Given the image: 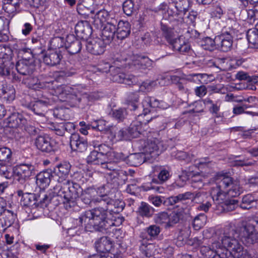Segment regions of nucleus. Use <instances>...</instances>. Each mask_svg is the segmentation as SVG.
I'll use <instances>...</instances> for the list:
<instances>
[{
	"instance_id": "nucleus-13",
	"label": "nucleus",
	"mask_w": 258,
	"mask_h": 258,
	"mask_svg": "<svg viewBox=\"0 0 258 258\" xmlns=\"http://www.w3.org/2000/svg\"><path fill=\"white\" fill-rule=\"evenodd\" d=\"M56 143L48 135L39 136L35 140L37 148L42 152H50L55 150Z\"/></svg>"
},
{
	"instance_id": "nucleus-8",
	"label": "nucleus",
	"mask_w": 258,
	"mask_h": 258,
	"mask_svg": "<svg viewBox=\"0 0 258 258\" xmlns=\"http://www.w3.org/2000/svg\"><path fill=\"white\" fill-rule=\"evenodd\" d=\"M87 88L81 85H78L74 87L67 85H61L52 90L51 94L56 97L59 96L65 97L68 95L78 97V96L86 95H87Z\"/></svg>"
},
{
	"instance_id": "nucleus-31",
	"label": "nucleus",
	"mask_w": 258,
	"mask_h": 258,
	"mask_svg": "<svg viewBox=\"0 0 258 258\" xmlns=\"http://www.w3.org/2000/svg\"><path fill=\"white\" fill-rule=\"evenodd\" d=\"M16 69L18 72L23 75H29L32 73L33 65L28 64L26 60H20L16 64Z\"/></svg>"
},
{
	"instance_id": "nucleus-56",
	"label": "nucleus",
	"mask_w": 258,
	"mask_h": 258,
	"mask_svg": "<svg viewBox=\"0 0 258 258\" xmlns=\"http://www.w3.org/2000/svg\"><path fill=\"white\" fill-rule=\"evenodd\" d=\"M122 9L124 14L131 16L135 11L134 4L132 0H126L122 5Z\"/></svg>"
},
{
	"instance_id": "nucleus-11",
	"label": "nucleus",
	"mask_w": 258,
	"mask_h": 258,
	"mask_svg": "<svg viewBox=\"0 0 258 258\" xmlns=\"http://www.w3.org/2000/svg\"><path fill=\"white\" fill-rule=\"evenodd\" d=\"M107 44L99 38L88 39L86 43V49L92 54L100 55L104 52Z\"/></svg>"
},
{
	"instance_id": "nucleus-26",
	"label": "nucleus",
	"mask_w": 258,
	"mask_h": 258,
	"mask_svg": "<svg viewBox=\"0 0 258 258\" xmlns=\"http://www.w3.org/2000/svg\"><path fill=\"white\" fill-rule=\"evenodd\" d=\"M109 186L108 185H103L96 189V197H99V203H103L108 206L112 205L113 200L108 196Z\"/></svg>"
},
{
	"instance_id": "nucleus-44",
	"label": "nucleus",
	"mask_w": 258,
	"mask_h": 258,
	"mask_svg": "<svg viewBox=\"0 0 258 258\" xmlns=\"http://www.w3.org/2000/svg\"><path fill=\"white\" fill-rule=\"evenodd\" d=\"M193 195L190 192H186L182 194H179L176 196L170 197L167 199L166 202L170 205H173L182 200L188 199L192 198Z\"/></svg>"
},
{
	"instance_id": "nucleus-19",
	"label": "nucleus",
	"mask_w": 258,
	"mask_h": 258,
	"mask_svg": "<svg viewBox=\"0 0 258 258\" xmlns=\"http://www.w3.org/2000/svg\"><path fill=\"white\" fill-rule=\"evenodd\" d=\"M75 33L77 36L84 40H88L89 37L92 34L91 27L87 21H80L76 25Z\"/></svg>"
},
{
	"instance_id": "nucleus-1",
	"label": "nucleus",
	"mask_w": 258,
	"mask_h": 258,
	"mask_svg": "<svg viewBox=\"0 0 258 258\" xmlns=\"http://www.w3.org/2000/svg\"><path fill=\"white\" fill-rule=\"evenodd\" d=\"M251 244L258 239V217L249 220L242 226L224 233L220 240L223 258H251L246 249L238 240Z\"/></svg>"
},
{
	"instance_id": "nucleus-43",
	"label": "nucleus",
	"mask_w": 258,
	"mask_h": 258,
	"mask_svg": "<svg viewBox=\"0 0 258 258\" xmlns=\"http://www.w3.org/2000/svg\"><path fill=\"white\" fill-rule=\"evenodd\" d=\"M246 38L249 43L256 46L258 45V29H249L246 33Z\"/></svg>"
},
{
	"instance_id": "nucleus-35",
	"label": "nucleus",
	"mask_w": 258,
	"mask_h": 258,
	"mask_svg": "<svg viewBox=\"0 0 258 258\" xmlns=\"http://www.w3.org/2000/svg\"><path fill=\"white\" fill-rule=\"evenodd\" d=\"M258 85V76L255 75L250 76L246 83H241L236 88L238 89L256 90V86Z\"/></svg>"
},
{
	"instance_id": "nucleus-6",
	"label": "nucleus",
	"mask_w": 258,
	"mask_h": 258,
	"mask_svg": "<svg viewBox=\"0 0 258 258\" xmlns=\"http://www.w3.org/2000/svg\"><path fill=\"white\" fill-rule=\"evenodd\" d=\"M167 146V142L161 140L157 132H149L144 143V151L146 154L150 155L152 158H154L165 151Z\"/></svg>"
},
{
	"instance_id": "nucleus-29",
	"label": "nucleus",
	"mask_w": 258,
	"mask_h": 258,
	"mask_svg": "<svg viewBox=\"0 0 258 258\" xmlns=\"http://www.w3.org/2000/svg\"><path fill=\"white\" fill-rule=\"evenodd\" d=\"M25 119L18 113H12L8 118L7 122L10 127L16 128L24 124Z\"/></svg>"
},
{
	"instance_id": "nucleus-9",
	"label": "nucleus",
	"mask_w": 258,
	"mask_h": 258,
	"mask_svg": "<svg viewBox=\"0 0 258 258\" xmlns=\"http://www.w3.org/2000/svg\"><path fill=\"white\" fill-rule=\"evenodd\" d=\"M204 242H199V245L201 253L206 258L225 257V255L222 253L223 249L221 248V244L220 241H215L208 246L204 245Z\"/></svg>"
},
{
	"instance_id": "nucleus-28",
	"label": "nucleus",
	"mask_w": 258,
	"mask_h": 258,
	"mask_svg": "<svg viewBox=\"0 0 258 258\" xmlns=\"http://www.w3.org/2000/svg\"><path fill=\"white\" fill-rule=\"evenodd\" d=\"M52 176V173L50 170L40 172L36 176V183L40 188H45L49 185Z\"/></svg>"
},
{
	"instance_id": "nucleus-14",
	"label": "nucleus",
	"mask_w": 258,
	"mask_h": 258,
	"mask_svg": "<svg viewBox=\"0 0 258 258\" xmlns=\"http://www.w3.org/2000/svg\"><path fill=\"white\" fill-rule=\"evenodd\" d=\"M33 174H34V166L31 164H21L14 168V176H17L18 180L28 179Z\"/></svg>"
},
{
	"instance_id": "nucleus-64",
	"label": "nucleus",
	"mask_w": 258,
	"mask_h": 258,
	"mask_svg": "<svg viewBox=\"0 0 258 258\" xmlns=\"http://www.w3.org/2000/svg\"><path fill=\"white\" fill-rule=\"evenodd\" d=\"M198 16V13L194 11H190L186 18V23L190 25L195 26L196 20Z\"/></svg>"
},
{
	"instance_id": "nucleus-41",
	"label": "nucleus",
	"mask_w": 258,
	"mask_h": 258,
	"mask_svg": "<svg viewBox=\"0 0 258 258\" xmlns=\"http://www.w3.org/2000/svg\"><path fill=\"white\" fill-rule=\"evenodd\" d=\"M253 98H247L243 100H236L237 102H241V105L239 106H236L233 108V112L234 114H239L243 112L244 110L252 106L249 104L251 102Z\"/></svg>"
},
{
	"instance_id": "nucleus-36",
	"label": "nucleus",
	"mask_w": 258,
	"mask_h": 258,
	"mask_svg": "<svg viewBox=\"0 0 258 258\" xmlns=\"http://www.w3.org/2000/svg\"><path fill=\"white\" fill-rule=\"evenodd\" d=\"M95 17L96 21L99 20L101 24H103L105 22H106V24H109V21H111L112 20H116L113 14H110L105 10L99 11L96 14Z\"/></svg>"
},
{
	"instance_id": "nucleus-16",
	"label": "nucleus",
	"mask_w": 258,
	"mask_h": 258,
	"mask_svg": "<svg viewBox=\"0 0 258 258\" xmlns=\"http://www.w3.org/2000/svg\"><path fill=\"white\" fill-rule=\"evenodd\" d=\"M71 168V164L67 162L61 163L54 168V173L58 177L57 184H62L68 180L67 179Z\"/></svg>"
},
{
	"instance_id": "nucleus-48",
	"label": "nucleus",
	"mask_w": 258,
	"mask_h": 258,
	"mask_svg": "<svg viewBox=\"0 0 258 258\" xmlns=\"http://www.w3.org/2000/svg\"><path fill=\"white\" fill-rule=\"evenodd\" d=\"M35 203V196L31 193H25L21 199V204L24 206H32Z\"/></svg>"
},
{
	"instance_id": "nucleus-34",
	"label": "nucleus",
	"mask_w": 258,
	"mask_h": 258,
	"mask_svg": "<svg viewBox=\"0 0 258 258\" xmlns=\"http://www.w3.org/2000/svg\"><path fill=\"white\" fill-rule=\"evenodd\" d=\"M205 198H208L206 194L204 193L199 192L195 195L194 200L196 202H201L202 201L203 203L202 205H200L199 207V209L200 210H203L205 212H207L209 209V208L211 206V202L209 201H205L204 199Z\"/></svg>"
},
{
	"instance_id": "nucleus-23",
	"label": "nucleus",
	"mask_w": 258,
	"mask_h": 258,
	"mask_svg": "<svg viewBox=\"0 0 258 258\" xmlns=\"http://www.w3.org/2000/svg\"><path fill=\"white\" fill-rule=\"evenodd\" d=\"M61 58L62 56L60 53L53 50L47 51L43 56L44 62L47 65L51 66L59 64Z\"/></svg>"
},
{
	"instance_id": "nucleus-3",
	"label": "nucleus",
	"mask_w": 258,
	"mask_h": 258,
	"mask_svg": "<svg viewBox=\"0 0 258 258\" xmlns=\"http://www.w3.org/2000/svg\"><path fill=\"white\" fill-rule=\"evenodd\" d=\"M123 203L114 201L112 205L105 207H98L83 213L79 217L80 222L88 231H101L114 225L109 219L108 213H117L123 209Z\"/></svg>"
},
{
	"instance_id": "nucleus-37",
	"label": "nucleus",
	"mask_w": 258,
	"mask_h": 258,
	"mask_svg": "<svg viewBox=\"0 0 258 258\" xmlns=\"http://www.w3.org/2000/svg\"><path fill=\"white\" fill-rule=\"evenodd\" d=\"M12 160L11 150L7 147H0V162L2 164L10 163Z\"/></svg>"
},
{
	"instance_id": "nucleus-53",
	"label": "nucleus",
	"mask_w": 258,
	"mask_h": 258,
	"mask_svg": "<svg viewBox=\"0 0 258 258\" xmlns=\"http://www.w3.org/2000/svg\"><path fill=\"white\" fill-rule=\"evenodd\" d=\"M91 128L93 130L100 132L108 130V126L106 125V121L101 119L94 120L91 122Z\"/></svg>"
},
{
	"instance_id": "nucleus-62",
	"label": "nucleus",
	"mask_w": 258,
	"mask_h": 258,
	"mask_svg": "<svg viewBox=\"0 0 258 258\" xmlns=\"http://www.w3.org/2000/svg\"><path fill=\"white\" fill-rule=\"evenodd\" d=\"M247 21L250 24H253L256 20V17L258 15V11L256 9H250L247 11Z\"/></svg>"
},
{
	"instance_id": "nucleus-46",
	"label": "nucleus",
	"mask_w": 258,
	"mask_h": 258,
	"mask_svg": "<svg viewBox=\"0 0 258 258\" xmlns=\"http://www.w3.org/2000/svg\"><path fill=\"white\" fill-rule=\"evenodd\" d=\"M103 157H104V155L102 153H99L97 151H93L87 157V161L89 163L99 164Z\"/></svg>"
},
{
	"instance_id": "nucleus-17",
	"label": "nucleus",
	"mask_w": 258,
	"mask_h": 258,
	"mask_svg": "<svg viewBox=\"0 0 258 258\" xmlns=\"http://www.w3.org/2000/svg\"><path fill=\"white\" fill-rule=\"evenodd\" d=\"M71 149L74 151L83 152L87 150L88 143L86 140L79 134H72L70 141Z\"/></svg>"
},
{
	"instance_id": "nucleus-50",
	"label": "nucleus",
	"mask_w": 258,
	"mask_h": 258,
	"mask_svg": "<svg viewBox=\"0 0 258 258\" xmlns=\"http://www.w3.org/2000/svg\"><path fill=\"white\" fill-rule=\"evenodd\" d=\"M145 231L150 237L149 240H152L157 237L160 232V228L159 226L155 225H152L147 227Z\"/></svg>"
},
{
	"instance_id": "nucleus-55",
	"label": "nucleus",
	"mask_w": 258,
	"mask_h": 258,
	"mask_svg": "<svg viewBox=\"0 0 258 258\" xmlns=\"http://www.w3.org/2000/svg\"><path fill=\"white\" fill-rule=\"evenodd\" d=\"M162 30L167 41L172 46L173 42L177 39L173 37L172 30L166 26H163L162 27Z\"/></svg>"
},
{
	"instance_id": "nucleus-24",
	"label": "nucleus",
	"mask_w": 258,
	"mask_h": 258,
	"mask_svg": "<svg viewBox=\"0 0 258 258\" xmlns=\"http://www.w3.org/2000/svg\"><path fill=\"white\" fill-rule=\"evenodd\" d=\"M96 250L101 253L109 252L112 248V243L110 238L103 236L100 238L95 243Z\"/></svg>"
},
{
	"instance_id": "nucleus-21",
	"label": "nucleus",
	"mask_w": 258,
	"mask_h": 258,
	"mask_svg": "<svg viewBox=\"0 0 258 258\" xmlns=\"http://www.w3.org/2000/svg\"><path fill=\"white\" fill-rule=\"evenodd\" d=\"M109 24H106L102 31V37L103 40H106L108 43L113 39L116 31V26L117 23V20H112L109 21Z\"/></svg>"
},
{
	"instance_id": "nucleus-4",
	"label": "nucleus",
	"mask_w": 258,
	"mask_h": 258,
	"mask_svg": "<svg viewBox=\"0 0 258 258\" xmlns=\"http://www.w3.org/2000/svg\"><path fill=\"white\" fill-rule=\"evenodd\" d=\"M169 106L166 102L156 98H146L143 102V113L138 115L137 120L134 121L130 127L128 132L131 136L135 138L142 134L143 125H146L152 119V117L148 116V113L151 112L150 108L166 109Z\"/></svg>"
},
{
	"instance_id": "nucleus-2",
	"label": "nucleus",
	"mask_w": 258,
	"mask_h": 258,
	"mask_svg": "<svg viewBox=\"0 0 258 258\" xmlns=\"http://www.w3.org/2000/svg\"><path fill=\"white\" fill-rule=\"evenodd\" d=\"M243 191L239 181L233 180L225 173H218L215 176V184L211 188L209 199L216 205L218 210L228 211V207L233 205L230 204V201L227 199V197H236Z\"/></svg>"
},
{
	"instance_id": "nucleus-12",
	"label": "nucleus",
	"mask_w": 258,
	"mask_h": 258,
	"mask_svg": "<svg viewBox=\"0 0 258 258\" xmlns=\"http://www.w3.org/2000/svg\"><path fill=\"white\" fill-rule=\"evenodd\" d=\"M170 84L169 81L167 80V75L161 76L157 80L149 82H143L141 85L139 86V89L134 92V95H143L144 94L140 92H149L152 90L153 87L159 85L160 86H165Z\"/></svg>"
},
{
	"instance_id": "nucleus-60",
	"label": "nucleus",
	"mask_w": 258,
	"mask_h": 258,
	"mask_svg": "<svg viewBox=\"0 0 258 258\" xmlns=\"http://www.w3.org/2000/svg\"><path fill=\"white\" fill-rule=\"evenodd\" d=\"M51 129L55 134L60 136H63L65 132L62 122L54 123L51 126Z\"/></svg>"
},
{
	"instance_id": "nucleus-5",
	"label": "nucleus",
	"mask_w": 258,
	"mask_h": 258,
	"mask_svg": "<svg viewBox=\"0 0 258 258\" xmlns=\"http://www.w3.org/2000/svg\"><path fill=\"white\" fill-rule=\"evenodd\" d=\"M82 192V189L80 185L70 180L62 184H57L52 191V196L60 198L57 200L64 204L74 203Z\"/></svg>"
},
{
	"instance_id": "nucleus-54",
	"label": "nucleus",
	"mask_w": 258,
	"mask_h": 258,
	"mask_svg": "<svg viewBox=\"0 0 258 258\" xmlns=\"http://www.w3.org/2000/svg\"><path fill=\"white\" fill-rule=\"evenodd\" d=\"M3 9L6 13L8 14V17H13L18 13L20 12V10L16 8L15 6L8 4L5 1L3 6Z\"/></svg>"
},
{
	"instance_id": "nucleus-25",
	"label": "nucleus",
	"mask_w": 258,
	"mask_h": 258,
	"mask_svg": "<svg viewBox=\"0 0 258 258\" xmlns=\"http://www.w3.org/2000/svg\"><path fill=\"white\" fill-rule=\"evenodd\" d=\"M116 28V36L118 39H123L126 38L131 32V25L126 21H117Z\"/></svg>"
},
{
	"instance_id": "nucleus-49",
	"label": "nucleus",
	"mask_w": 258,
	"mask_h": 258,
	"mask_svg": "<svg viewBox=\"0 0 258 258\" xmlns=\"http://www.w3.org/2000/svg\"><path fill=\"white\" fill-rule=\"evenodd\" d=\"M111 115L112 117L118 121H123L126 117L127 112L124 108L112 109Z\"/></svg>"
},
{
	"instance_id": "nucleus-27",
	"label": "nucleus",
	"mask_w": 258,
	"mask_h": 258,
	"mask_svg": "<svg viewBox=\"0 0 258 258\" xmlns=\"http://www.w3.org/2000/svg\"><path fill=\"white\" fill-rule=\"evenodd\" d=\"M1 217V223L5 230L11 227L16 219V215L10 210H4Z\"/></svg>"
},
{
	"instance_id": "nucleus-57",
	"label": "nucleus",
	"mask_w": 258,
	"mask_h": 258,
	"mask_svg": "<svg viewBox=\"0 0 258 258\" xmlns=\"http://www.w3.org/2000/svg\"><path fill=\"white\" fill-rule=\"evenodd\" d=\"M2 95L7 97H12L15 95V90L13 86L6 84L3 85L1 90Z\"/></svg>"
},
{
	"instance_id": "nucleus-63",
	"label": "nucleus",
	"mask_w": 258,
	"mask_h": 258,
	"mask_svg": "<svg viewBox=\"0 0 258 258\" xmlns=\"http://www.w3.org/2000/svg\"><path fill=\"white\" fill-rule=\"evenodd\" d=\"M170 173L168 170L163 168L161 169L158 174V178L161 182H163L169 179Z\"/></svg>"
},
{
	"instance_id": "nucleus-32",
	"label": "nucleus",
	"mask_w": 258,
	"mask_h": 258,
	"mask_svg": "<svg viewBox=\"0 0 258 258\" xmlns=\"http://www.w3.org/2000/svg\"><path fill=\"white\" fill-rule=\"evenodd\" d=\"M257 205V199L252 195L247 194L243 196L240 204L243 209H249Z\"/></svg>"
},
{
	"instance_id": "nucleus-39",
	"label": "nucleus",
	"mask_w": 258,
	"mask_h": 258,
	"mask_svg": "<svg viewBox=\"0 0 258 258\" xmlns=\"http://www.w3.org/2000/svg\"><path fill=\"white\" fill-rule=\"evenodd\" d=\"M154 212V209L145 202H142L138 208L139 214L142 217H150Z\"/></svg>"
},
{
	"instance_id": "nucleus-33",
	"label": "nucleus",
	"mask_w": 258,
	"mask_h": 258,
	"mask_svg": "<svg viewBox=\"0 0 258 258\" xmlns=\"http://www.w3.org/2000/svg\"><path fill=\"white\" fill-rule=\"evenodd\" d=\"M102 168L108 169L109 172L106 173V178L108 180L109 179L114 180V181H116L118 178V174L116 171L113 167V164L111 162H103L102 160L100 161V164Z\"/></svg>"
},
{
	"instance_id": "nucleus-47",
	"label": "nucleus",
	"mask_w": 258,
	"mask_h": 258,
	"mask_svg": "<svg viewBox=\"0 0 258 258\" xmlns=\"http://www.w3.org/2000/svg\"><path fill=\"white\" fill-rule=\"evenodd\" d=\"M207 217L205 214H201L195 217L193 221L192 226L196 230H199L206 224Z\"/></svg>"
},
{
	"instance_id": "nucleus-51",
	"label": "nucleus",
	"mask_w": 258,
	"mask_h": 258,
	"mask_svg": "<svg viewBox=\"0 0 258 258\" xmlns=\"http://www.w3.org/2000/svg\"><path fill=\"white\" fill-rule=\"evenodd\" d=\"M4 165L0 164V175L7 179H10L14 176V168H12L11 166H6Z\"/></svg>"
},
{
	"instance_id": "nucleus-10",
	"label": "nucleus",
	"mask_w": 258,
	"mask_h": 258,
	"mask_svg": "<svg viewBox=\"0 0 258 258\" xmlns=\"http://www.w3.org/2000/svg\"><path fill=\"white\" fill-rule=\"evenodd\" d=\"M54 103L53 98H43V99L33 101H26L25 103H23V105L33 110L36 114L42 115L45 109L48 106L52 105Z\"/></svg>"
},
{
	"instance_id": "nucleus-61",
	"label": "nucleus",
	"mask_w": 258,
	"mask_h": 258,
	"mask_svg": "<svg viewBox=\"0 0 258 258\" xmlns=\"http://www.w3.org/2000/svg\"><path fill=\"white\" fill-rule=\"evenodd\" d=\"M157 223L166 224L169 225V215L166 212H162L157 215L156 220Z\"/></svg>"
},
{
	"instance_id": "nucleus-30",
	"label": "nucleus",
	"mask_w": 258,
	"mask_h": 258,
	"mask_svg": "<svg viewBox=\"0 0 258 258\" xmlns=\"http://www.w3.org/2000/svg\"><path fill=\"white\" fill-rule=\"evenodd\" d=\"M172 47L174 50L178 51L183 54L188 53L190 50L189 44L180 38H178L173 42Z\"/></svg>"
},
{
	"instance_id": "nucleus-58",
	"label": "nucleus",
	"mask_w": 258,
	"mask_h": 258,
	"mask_svg": "<svg viewBox=\"0 0 258 258\" xmlns=\"http://www.w3.org/2000/svg\"><path fill=\"white\" fill-rule=\"evenodd\" d=\"M182 215V211L179 212L175 210L169 215V225L177 223Z\"/></svg>"
},
{
	"instance_id": "nucleus-40",
	"label": "nucleus",
	"mask_w": 258,
	"mask_h": 258,
	"mask_svg": "<svg viewBox=\"0 0 258 258\" xmlns=\"http://www.w3.org/2000/svg\"><path fill=\"white\" fill-rule=\"evenodd\" d=\"M190 5V0H175L174 2V7L178 13L185 14Z\"/></svg>"
},
{
	"instance_id": "nucleus-42",
	"label": "nucleus",
	"mask_w": 258,
	"mask_h": 258,
	"mask_svg": "<svg viewBox=\"0 0 258 258\" xmlns=\"http://www.w3.org/2000/svg\"><path fill=\"white\" fill-rule=\"evenodd\" d=\"M158 181L157 179H153L152 182L146 185H143L144 190L148 191L153 190L157 193H163L164 192V188L158 184Z\"/></svg>"
},
{
	"instance_id": "nucleus-52",
	"label": "nucleus",
	"mask_w": 258,
	"mask_h": 258,
	"mask_svg": "<svg viewBox=\"0 0 258 258\" xmlns=\"http://www.w3.org/2000/svg\"><path fill=\"white\" fill-rule=\"evenodd\" d=\"M111 133H114V138L116 141L126 140L127 139L126 131L123 129L118 130L116 127H113L111 130Z\"/></svg>"
},
{
	"instance_id": "nucleus-22",
	"label": "nucleus",
	"mask_w": 258,
	"mask_h": 258,
	"mask_svg": "<svg viewBox=\"0 0 258 258\" xmlns=\"http://www.w3.org/2000/svg\"><path fill=\"white\" fill-rule=\"evenodd\" d=\"M141 239L140 241L141 245L140 246V250L147 256L150 257L154 254L155 245L151 243L147 242L149 240V237L146 235V233L142 232L140 236Z\"/></svg>"
},
{
	"instance_id": "nucleus-20",
	"label": "nucleus",
	"mask_w": 258,
	"mask_h": 258,
	"mask_svg": "<svg viewBox=\"0 0 258 258\" xmlns=\"http://www.w3.org/2000/svg\"><path fill=\"white\" fill-rule=\"evenodd\" d=\"M97 192L96 189L93 187H89L84 191L80 195L82 201L86 205L92 204H97L99 203V197H96Z\"/></svg>"
},
{
	"instance_id": "nucleus-7",
	"label": "nucleus",
	"mask_w": 258,
	"mask_h": 258,
	"mask_svg": "<svg viewBox=\"0 0 258 258\" xmlns=\"http://www.w3.org/2000/svg\"><path fill=\"white\" fill-rule=\"evenodd\" d=\"M126 54L122 52L121 54H116L113 59L119 62L125 61L129 66H134L138 69H146L152 67L153 61L149 57L144 55L132 54L126 56Z\"/></svg>"
},
{
	"instance_id": "nucleus-45",
	"label": "nucleus",
	"mask_w": 258,
	"mask_h": 258,
	"mask_svg": "<svg viewBox=\"0 0 258 258\" xmlns=\"http://www.w3.org/2000/svg\"><path fill=\"white\" fill-rule=\"evenodd\" d=\"M201 45L205 50H213L217 47L216 37L214 39L209 37L204 38L201 42Z\"/></svg>"
},
{
	"instance_id": "nucleus-38",
	"label": "nucleus",
	"mask_w": 258,
	"mask_h": 258,
	"mask_svg": "<svg viewBox=\"0 0 258 258\" xmlns=\"http://www.w3.org/2000/svg\"><path fill=\"white\" fill-rule=\"evenodd\" d=\"M69 38L67 39V44H66L68 52L71 54H75L79 52L82 48V43L80 41L75 39L72 42H69Z\"/></svg>"
},
{
	"instance_id": "nucleus-59",
	"label": "nucleus",
	"mask_w": 258,
	"mask_h": 258,
	"mask_svg": "<svg viewBox=\"0 0 258 258\" xmlns=\"http://www.w3.org/2000/svg\"><path fill=\"white\" fill-rule=\"evenodd\" d=\"M172 156L178 160H185L186 162L190 161V158L188 155L183 151H179L176 152H172Z\"/></svg>"
},
{
	"instance_id": "nucleus-18",
	"label": "nucleus",
	"mask_w": 258,
	"mask_h": 258,
	"mask_svg": "<svg viewBox=\"0 0 258 258\" xmlns=\"http://www.w3.org/2000/svg\"><path fill=\"white\" fill-rule=\"evenodd\" d=\"M119 70V68H117L115 70L116 73L112 74L111 79L113 82L124 83L127 85H135L137 83L138 79L136 77L120 72Z\"/></svg>"
},
{
	"instance_id": "nucleus-15",
	"label": "nucleus",
	"mask_w": 258,
	"mask_h": 258,
	"mask_svg": "<svg viewBox=\"0 0 258 258\" xmlns=\"http://www.w3.org/2000/svg\"><path fill=\"white\" fill-rule=\"evenodd\" d=\"M217 48L224 52L229 51L232 46L233 38L229 32L222 33L221 34L216 36Z\"/></svg>"
}]
</instances>
